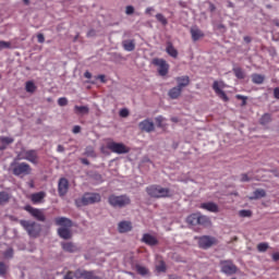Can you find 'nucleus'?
<instances>
[{"label":"nucleus","mask_w":279,"mask_h":279,"mask_svg":"<svg viewBox=\"0 0 279 279\" xmlns=\"http://www.w3.org/2000/svg\"><path fill=\"white\" fill-rule=\"evenodd\" d=\"M99 202H101V194L87 192L81 198L75 199V205L81 208V206H90Z\"/></svg>","instance_id":"f257e3e1"},{"label":"nucleus","mask_w":279,"mask_h":279,"mask_svg":"<svg viewBox=\"0 0 279 279\" xmlns=\"http://www.w3.org/2000/svg\"><path fill=\"white\" fill-rule=\"evenodd\" d=\"M10 167L13 175H16L17 178H23L24 175H29L32 173V166L27 162L13 161Z\"/></svg>","instance_id":"f03ea898"},{"label":"nucleus","mask_w":279,"mask_h":279,"mask_svg":"<svg viewBox=\"0 0 279 279\" xmlns=\"http://www.w3.org/2000/svg\"><path fill=\"white\" fill-rule=\"evenodd\" d=\"M146 192L150 197H155L156 199H160L162 197H171V190L160 185H150L146 187Z\"/></svg>","instance_id":"7ed1b4c3"},{"label":"nucleus","mask_w":279,"mask_h":279,"mask_svg":"<svg viewBox=\"0 0 279 279\" xmlns=\"http://www.w3.org/2000/svg\"><path fill=\"white\" fill-rule=\"evenodd\" d=\"M108 202L112 208H125V206H130L132 204V199H130V196L128 195H114L111 194L108 197Z\"/></svg>","instance_id":"20e7f679"},{"label":"nucleus","mask_w":279,"mask_h":279,"mask_svg":"<svg viewBox=\"0 0 279 279\" xmlns=\"http://www.w3.org/2000/svg\"><path fill=\"white\" fill-rule=\"evenodd\" d=\"M20 226H22L28 236H32L33 239L38 238L40 234V225L36 223V221L20 220Z\"/></svg>","instance_id":"39448f33"},{"label":"nucleus","mask_w":279,"mask_h":279,"mask_svg":"<svg viewBox=\"0 0 279 279\" xmlns=\"http://www.w3.org/2000/svg\"><path fill=\"white\" fill-rule=\"evenodd\" d=\"M17 160H27L32 165H38V150L23 148L17 153Z\"/></svg>","instance_id":"423d86ee"},{"label":"nucleus","mask_w":279,"mask_h":279,"mask_svg":"<svg viewBox=\"0 0 279 279\" xmlns=\"http://www.w3.org/2000/svg\"><path fill=\"white\" fill-rule=\"evenodd\" d=\"M23 210H26V213H29L32 218L36 219V221H41V222L47 221V217L45 216V211L43 209L35 208L32 205H26L23 207Z\"/></svg>","instance_id":"0eeeda50"},{"label":"nucleus","mask_w":279,"mask_h":279,"mask_svg":"<svg viewBox=\"0 0 279 279\" xmlns=\"http://www.w3.org/2000/svg\"><path fill=\"white\" fill-rule=\"evenodd\" d=\"M107 149L112 151L113 154H130V147H128L123 143H117V142H108L107 143Z\"/></svg>","instance_id":"6e6552de"},{"label":"nucleus","mask_w":279,"mask_h":279,"mask_svg":"<svg viewBox=\"0 0 279 279\" xmlns=\"http://www.w3.org/2000/svg\"><path fill=\"white\" fill-rule=\"evenodd\" d=\"M213 245H217V240L210 235H203L198 238V247L202 250H208L213 247Z\"/></svg>","instance_id":"1a4fd4ad"},{"label":"nucleus","mask_w":279,"mask_h":279,"mask_svg":"<svg viewBox=\"0 0 279 279\" xmlns=\"http://www.w3.org/2000/svg\"><path fill=\"white\" fill-rule=\"evenodd\" d=\"M153 64L155 66H158V73L161 77H165V75H168L169 73V63L165 59H154Z\"/></svg>","instance_id":"9d476101"},{"label":"nucleus","mask_w":279,"mask_h":279,"mask_svg":"<svg viewBox=\"0 0 279 279\" xmlns=\"http://www.w3.org/2000/svg\"><path fill=\"white\" fill-rule=\"evenodd\" d=\"M220 267L222 274H226L227 276H233V274H236V265H234L232 260H221Z\"/></svg>","instance_id":"9b49d317"},{"label":"nucleus","mask_w":279,"mask_h":279,"mask_svg":"<svg viewBox=\"0 0 279 279\" xmlns=\"http://www.w3.org/2000/svg\"><path fill=\"white\" fill-rule=\"evenodd\" d=\"M221 88H223V83H219V81H215L213 84V90L216 93V95L220 99H222V101H230V98H228V95Z\"/></svg>","instance_id":"f8f14e48"},{"label":"nucleus","mask_w":279,"mask_h":279,"mask_svg":"<svg viewBox=\"0 0 279 279\" xmlns=\"http://www.w3.org/2000/svg\"><path fill=\"white\" fill-rule=\"evenodd\" d=\"M58 193L60 197H64L69 193V180L66 178H61L58 183Z\"/></svg>","instance_id":"ddd939ff"},{"label":"nucleus","mask_w":279,"mask_h":279,"mask_svg":"<svg viewBox=\"0 0 279 279\" xmlns=\"http://www.w3.org/2000/svg\"><path fill=\"white\" fill-rule=\"evenodd\" d=\"M75 276L77 279L84 278V279H101V277L96 276L94 271L88 270H76Z\"/></svg>","instance_id":"4468645a"},{"label":"nucleus","mask_w":279,"mask_h":279,"mask_svg":"<svg viewBox=\"0 0 279 279\" xmlns=\"http://www.w3.org/2000/svg\"><path fill=\"white\" fill-rule=\"evenodd\" d=\"M45 197H47V193L41 191L31 194L29 199L33 204H45Z\"/></svg>","instance_id":"2eb2a0df"},{"label":"nucleus","mask_w":279,"mask_h":279,"mask_svg":"<svg viewBox=\"0 0 279 279\" xmlns=\"http://www.w3.org/2000/svg\"><path fill=\"white\" fill-rule=\"evenodd\" d=\"M142 243L154 247V245H158V239L149 233H145L142 238Z\"/></svg>","instance_id":"dca6fc26"},{"label":"nucleus","mask_w":279,"mask_h":279,"mask_svg":"<svg viewBox=\"0 0 279 279\" xmlns=\"http://www.w3.org/2000/svg\"><path fill=\"white\" fill-rule=\"evenodd\" d=\"M54 223L57 226H61L62 228H72L73 227V221L66 217H57L54 219Z\"/></svg>","instance_id":"f3484780"},{"label":"nucleus","mask_w":279,"mask_h":279,"mask_svg":"<svg viewBox=\"0 0 279 279\" xmlns=\"http://www.w3.org/2000/svg\"><path fill=\"white\" fill-rule=\"evenodd\" d=\"M199 208L208 210V213H219V206L213 202L202 203Z\"/></svg>","instance_id":"a211bd4d"},{"label":"nucleus","mask_w":279,"mask_h":279,"mask_svg":"<svg viewBox=\"0 0 279 279\" xmlns=\"http://www.w3.org/2000/svg\"><path fill=\"white\" fill-rule=\"evenodd\" d=\"M175 82L178 84L177 86L182 90L183 88H186L189 84H191V77H189L187 75L178 76L175 77Z\"/></svg>","instance_id":"6ab92c4d"},{"label":"nucleus","mask_w":279,"mask_h":279,"mask_svg":"<svg viewBox=\"0 0 279 279\" xmlns=\"http://www.w3.org/2000/svg\"><path fill=\"white\" fill-rule=\"evenodd\" d=\"M138 128L142 132H154V122L146 119L140 122Z\"/></svg>","instance_id":"aec40b11"},{"label":"nucleus","mask_w":279,"mask_h":279,"mask_svg":"<svg viewBox=\"0 0 279 279\" xmlns=\"http://www.w3.org/2000/svg\"><path fill=\"white\" fill-rule=\"evenodd\" d=\"M118 230L120 233L131 232L132 231V222L130 221H121L118 225Z\"/></svg>","instance_id":"412c9836"},{"label":"nucleus","mask_w":279,"mask_h":279,"mask_svg":"<svg viewBox=\"0 0 279 279\" xmlns=\"http://www.w3.org/2000/svg\"><path fill=\"white\" fill-rule=\"evenodd\" d=\"M190 34L192 36V40L194 43H197V40H199V38H204V32H202V29L194 27L191 28Z\"/></svg>","instance_id":"4be33fe9"},{"label":"nucleus","mask_w":279,"mask_h":279,"mask_svg":"<svg viewBox=\"0 0 279 279\" xmlns=\"http://www.w3.org/2000/svg\"><path fill=\"white\" fill-rule=\"evenodd\" d=\"M166 52L170 58H178V49L173 46V43L167 41Z\"/></svg>","instance_id":"5701e85b"},{"label":"nucleus","mask_w":279,"mask_h":279,"mask_svg":"<svg viewBox=\"0 0 279 279\" xmlns=\"http://www.w3.org/2000/svg\"><path fill=\"white\" fill-rule=\"evenodd\" d=\"M186 223H189V226H199V213L187 216Z\"/></svg>","instance_id":"b1692460"},{"label":"nucleus","mask_w":279,"mask_h":279,"mask_svg":"<svg viewBox=\"0 0 279 279\" xmlns=\"http://www.w3.org/2000/svg\"><path fill=\"white\" fill-rule=\"evenodd\" d=\"M180 95H182V88L179 86L172 87L168 92V97H170V99H178Z\"/></svg>","instance_id":"393cba45"},{"label":"nucleus","mask_w":279,"mask_h":279,"mask_svg":"<svg viewBox=\"0 0 279 279\" xmlns=\"http://www.w3.org/2000/svg\"><path fill=\"white\" fill-rule=\"evenodd\" d=\"M58 234L61 239H64L65 241H68V239H71V236H72L71 230H69V227L59 228L58 229Z\"/></svg>","instance_id":"a878e982"},{"label":"nucleus","mask_w":279,"mask_h":279,"mask_svg":"<svg viewBox=\"0 0 279 279\" xmlns=\"http://www.w3.org/2000/svg\"><path fill=\"white\" fill-rule=\"evenodd\" d=\"M124 51H134L136 49V43L134 39H128L122 43Z\"/></svg>","instance_id":"bb28decb"},{"label":"nucleus","mask_w":279,"mask_h":279,"mask_svg":"<svg viewBox=\"0 0 279 279\" xmlns=\"http://www.w3.org/2000/svg\"><path fill=\"white\" fill-rule=\"evenodd\" d=\"M263 197H267V192L263 189H257L253 192V196L250 199H263Z\"/></svg>","instance_id":"cd10ccee"},{"label":"nucleus","mask_w":279,"mask_h":279,"mask_svg":"<svg viewBox=\"0 0 279 279\" xmlns=\"http://www.w3.org/2000/svg\"><path fill=\"white\" fill-rule=\"evenodd\" d=\"M198 226L207 228V226H210V218L208 216L202 215V213H198Z\"/></svg>","instance_id":"c85d7f7f"},{"label":"nucleus","mask_w":279,"mask_h":279,"mask_svg":"<svg viewBox=\"0 0 279 279\" xmlns=\"http://www.w3.org/2000/svg\"><path fill=\"white\" fill-rule=\"evenodd\" d=\"M62 250H64V252H70L71 254H73L77 251V246H75L73 242H65L62 243Z\"/></svg>","instance_id":"c756f323"},{"label":"nucleus","mask_w":279,"mask_h":279,"mask_svg":"<svg viewBox=\"0 0 279 279\" xmlns=\"http://www.w3.org/2000/svg\"><path fill=\"white\" fill-rule=\"evenodd\" d=\"M37 88L38 87L34 83V81H28V82L25 83V90H26V93L34 94V93H36Z\"/></svg>","instance_id":"7c9ffc66"},{"label":"nucleus","mask_w":279,"mask_h":279,"mask_svg":"<svg viewBox=\"0 0 279 279\" xmlns=\"http://www.w3.org/2000/svg\"><path fill=\"white\" fill-rule=\"evenodd\" d=\"M253 84H263L265 82V76L263 74H252Z\"/></svg>","instance_id":"2f4dec72"},{"label":"nucleus","mask_w":279,"mask_h":279,"mask_svg":"<svg viewBox=\"0 0 279 279\" xmlns=\"http://www.w3.org/2000/svg\"><path fill=\"white\" fill-rule=\"evenodd\" d=\"M233 73L238 80H245V72H243V69L241 68H234Z\"/></svg>","instance_id":"473e14b6"},{"label":"nucleus","mask_w":279,"mask_h":279,"mask_svg":"<svg viewBox=\"0 0 279 279\" xmlns=\"http://www.w3.org/2000/svg\"><path fill=\"white\" fill-rule=\"evenodd\" d=\"M135 269L140 276H147V274H149V269H147L145 266L136 265Z\"/></svg>","instance_id":"72a5a7b5"},{"label":"nucleus","mask_w":279,"mask_h":279,"mask_svg":"<svg viewBox=\"0 0 279 279\" xmlns=\"http://www.w3.org/2000/svg\"><path fill=\"white\" fill-rule=\"evenodd\" d=\"M259 123L260 125H267V123H271V114L265 113L264 116H262Z\"/></svg>","instance_id":"f704fd0d"},{"label":"nucleus","mask_w":279,"mask_h":279,"mask_svg":"<svg viewBox=\"0 0 279 279\" xmlns=\"http://www.w3.org/2000/svg\"><path fill=\"white\" fill-rule=\"evenodd\" d=\"M156 19L159 23H161V25L167 26L169 25V21H167V17H165V15H162V13H157Z\"/></svg>","instance_id":"c9c22d12"},{"label":"nucleus","mask_w":279,"mask_h":279,"mask_svg":"<svg viewBox=\"0 0 279 279\" xmlns=\"http://www.w3.org/2000/svg\"><path fill=\"white\" fill-rule=\"evenodd\" d=\"M8 202H10V194L7 192H0V205L8 204Z\"/></svg>","instance_id":"e433bc0d"},{"label":"nucleus","mask_w":279,"mask_h":279,"mask_svg":"<svg viewBox=\"0 0 279 279\" xmlns=\"http://www.w3.org/2000/svg\"><path fill=\"white\" fill-rule=\"evenodd\" d=\"M74 110H75V112H78L80 114H88V107H86V106H75Z\"/></svg>","instance_id":"4c0bfd02"},{"label":"nucleus","mask_w":279,"mask_h":279,"mask_svg":"<svg viewBox=\"0 0 279 279\" xmlns=\"http://www.w3.org/2000/svg\"><path fill=\"white\" fill-rule=\"evenodd\" d=\"M269 250V244L267 242H262L257 245L258 252H267Z\"/></svg>","instance_id":"58836bf2"},{"label":"nucleus","mask_w":279,"mask_h":279,"mask_svg":"<svg viewBox=\"0 0 279 279\" xmlns=\"http://www.w3.org/2000/svg\"><path fill=\"white\" fill-rule=\"evenodd\" d=\"M8 274V265L5 263L0 262V276H5Z\"/></svg>","instance_id":"ea45409f"},{"label":"nucleus","mask_w":279,"mask_h":279,"mask_svg":"<svg viewBox=\"0 0 279 279\" xmlns=\"http://www.w3.org/2000/svg\"><path fill=\"white\" fill-rule=\"evenodd\" d=\"M1 143H3L4 145H12V143H14V138L12 137H5L2 136L0 137Z\"/></svg>","instance_id":"a19ab883"},{"label":"nucleus","mask_w":279,"mask_h":279,"mask_svg":"<svg viewBox=\"0 0 279 279\" xmlns=\"http://www.w3.org/2000/svg\"><path fill=\"white\" fill-rule=\"evenodd\" d=\"M12 48V44L10 41H0V51L3 49H11Z\"/></svg>","instance_id":"79ce46f5"},{"label":"nucleus","mask_w":279,"mask_h":279,"mask_svg":"<svg viewBox=\"0 0 279 279\" xmlns=\"http://www.w3.org/2000/svg\"><path fill=\"white\" fill-rule=\"evenodd\" d=\"M240 217H252V210L250 209H242L239 211Z\"/></svg>","instance_id":"37998d69"},{"label":"nucleus","mask_w":279,"mask_h":279,"mask_svg":"<svg viewBox=\"0 0 279 279\" xmlns=\"http://www.w3.org/2000/svg\"><path fill=\"white\" fill-rule=\"evenodd\" d=\"M58 105L61 107L68 106L69 105V99L66 97H61L58 99Z\"/></svg>","instance_id":"c03bdc74"},{"label":"nucleus","mask_w":279,"mask_h":279,"mask_svg":"<svg viewBox=\"0 0 279 279\" xmlns=\"http://www.w3.org/2000/svg\"><path fill=\"white\" fill-rule=\"evenodd\" d=\"M235 99H240L242 101L241 106H247V97L242 95H236Z\"/></svg>","instance_id":"a18cd8bd"},{"label":"nucleus","mask_w":279,"mask_h":279,"mask_svg":"<svg viewBox=\"0 0 279 279\" xmlns=\"http://www.w3.org/2000/svg\"><path fill=\"white\" fill-rule=\"evenodd\" d=\"M4 258H12V256H14V250L12 248H8L4 253H3Z\"/></svg>","instance_id":"49530a36"},{"label":"nucleus","mask_w":279,"mask_h":279,"mask_svg":"<svg viewBox=\"0 0 279 279\" xmlns=\"http://www.w3.org/2000/svg\"><path fill=\"white\" fill-rule=\"evenodd\" d=\"M77 278V276L73 271H68L63 279H74Z\"/></svg>","instance_id":"de8ad7c7"},{"label":"nucleus","mask_w":279,"mask_h":279,"mask_svg":"<svg viewBox=\"0 0 279 279\" xmlns=\"http://www.w3.org/2000/svg\"><path fill=\"white\" fill-rule=\"evenodd\" d=\"M120 117H122L124 119H125V117H130V111L128 109H121Z\"/></svg>","instance_id":"09e8293b"},{"label":"nucleus","mask_w":279,"mask_h":279,"mask_svg":"<svg viewBox=\"0 0 279 279\" xmlns=\"http://www.w3.org/2000/svg\"><path fill=\"white\" fill-rule=\"evenodd\" d=\"M125 14L128 15L134 14V8L132 5H128L125 8Z\"/></svg>","instance_id":"8fccbe9b"},{"label":"nucleus","mask_w":279,"mask_h":279,"mask_svg":"<svg viewBox=\"0 0 279 279\" xmlns=\"http://www.w3.org/2000/svg\"><path fill=\"white\" fill-rule=\"evenodd\" d=\"M73 134H80L82 132L81 125H75L72 130Z\"/></svg>","instance_id":"3c124183"},{"label":"nucleus","mask_w":279,"mask_h":279,"mask_svg":"<svg viewBox=\"0 0 279 279\" xmlns=\"http://www.w3.org/2000/svg\"><path fill=\"white\" fill-rule=\"evenodd\" d=\"M250 177L246 173L241 174V182H250Z\"/></svg>","instance_id":"603ef678"},{"label":"nucleus","mask_w":279,"mask_h":279,"mask_svg":"<svg viewBox=\"0 0 279 279\" xmlns=\"http://www.w3.org/2000/svg\"><path fill=\"white\" fill-rule=\"evenodd\" d=\"M94 36H97V32L95 29L87 32V38H93Z\"/></svg>","instance_id":"864d4df0"},{"label":"nucleus","mask_w":279,"mask_h":279,"mask_svg":"<svg viewBox=\"0 0 279 279\" xmlns=\"http://www.w3.org/2000/svg\"><path fill=\"white\" fill-rule=\"evenodd\" d=\"M37 40H38V43H40V44L45 43V35L38 34V35H37Z\"/></svg>","instance_id":"5fc2aeb1"},{"label":"nucleus","mask_w":279,"mask_h":279,"mask_svg":"<svg viewBox=\"0 0 279 279\" xmlns=\"http://www.w3.org/2000/svg\"><path fill=\"white\" fill-rule=\"evenodd\" d=\"M97 80H100V82H101L102 84H106V75L100 74V75L97 76Z\"/></svg>","instance_id":"6e6d98bb"},{"label":"nucleus","mask_w":279,"mask_h":279,"mask_svg":"<svg viewBox=\"0 0 279 279\" xmlns=\"http://www.w3.org/2000/svg\"><path fill=\"white\" fill-rule=\"evenodd\" d=\"M274 97H275V99H279V87H276L274 89Z\"/></svg>","instance_id":"4d7b16f0"},{"label":"nucleus","mask_w":279,"mask_h":279,"mask_svg":"<svg viewBox=\"0 0 279 279\" xmlns=\"http://www.w3.org/2000/svg\"><path fill=\"white\" fill-rule=\"evenodd\" d=\"M272 260H275V263H278V260H279V252L272 254Z\"/></svg>","instance_id":"13d9d810"},{"label":"nucleus","mask_w":279,"mask_h":279,"mask_svg":"<svg viewBox=\"0 0 279 279\" xmlns=\"http://www.w3.org/2000/svg\"><path fill=\"white\" fill-rule=\"evenodd\" d=\"M81 162L82 165H86V166L90 165V161H88V159L86 158H81Z\"/></svg>","instance_id":"bf43d9fd"},{"label":"nucleus","mask_w":279,"mask_h":279,"mask_svg":"<svg viewBox=\"0 0 279 279\" xmlns=\"http://www.w3.org/2000/svg\"><path fill=\"white\" fill-rule=\"evenodd\" d=\"M151 12H154V8H151V7H148V8L145 10V14H151Z\"/></svg>","instance_id":"052dcab7"},{"label":"nucleus","mask_w":279,"mask_h":279,"mask_svg":"<svg viewBox=\"0 0 279 279\" xmlns=\"http://www.w3.org/2000/svg\"><path fill=\"white\" fill-rule=\"evenodd\" d=\"M84 77H86L87 80H90V77H93V74H90V72H85Z\"/></svg>","instance_id":"680f3d73"},{"label":"nucleus","mask_w":279,"mask_h":279,"mask_svg":"<svg viewBox=\"0 0 279 279\" xmlns=\"http://www.w3.org/2000/svg\"><path fill=\"white\" fill-rule=\"evenodd\" d=\"M158 271H165L166 267L165 264H161L160 266L157 267Z\"/></svg>","instance_id":"e2e57ef3"},{"label":"nucleus","mask_w":279,"mask_h":279,"mask_svg":"<svg viewBox=\"0 0 279 279\" xmlns=\"http://www.w3.org/2000/svg\"><path fill=\"white\" fill-rule=\"evenodd\" d=\"M57 151H59V153L64 151V146H62V145H58V147H57Z\"/></svg>","instance_id":"0e129e2a"},{"label":"nucleus","mask_w":279,"mask_h":279,"mask_svg":"<svg viewBox=\"0 0 279 279\" xmlns=\"http://www.w3.org/2000/svg\"><path fill=\"white\" fill-rule=\"evenodd\" d=\"M244 41H245V43H252V38H250V36H245V37H244Z\"/></svg>","instance_id":"69168bd1"},{"label":"nucleus","mask_w":279,"mask_h":279,"mask_svg":"<svg viewBox=\"0 0 279 279\" xmlns=\"http://www.w3.org/2000/svg\"><path fill=\"white\" fill-rule=\"evenodd\" d=\"M171 121H172L173 123H178V118H171Z\"/></svg>","instance_id":"338daca9"},{"label":"nucleus","mask_w":279,"mask_h":279,"mask_svg":"<svg viewBox=\"0 0 279 279\" xmlns=\"http://www.w3.org/2000/svg\"><path fill=\"white\" fill-rule=\"evenodd\" d=\"M23 3H25V5H29V0H23Z\"/></svg>","instance_id":"774afa93"}]
</instances>
